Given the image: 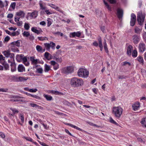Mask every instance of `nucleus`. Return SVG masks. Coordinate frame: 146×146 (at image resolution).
Returning a JSON list of instances; mask_svg holds the SVG:
<instances>
[{"instance_id":"nucleus-56","label":"nucleus","mask_w":146,"mask_h":146,"mask_svg":"<svg viewBox=\"0 0 146 146\" xmlns=\"http://www.w3.org/2000/svg\"><path fill=\"white\" fill-rule=\"evenodd\" d=\"M29 36V38L30 40H34V37L32 34L30 35Z\"/></svg>"},{"instance_id":"nucleus-22","label":"nucleus","mask_w":146,"mask_h":146,"mask_svg":"<svg viewBox=\"0 0 146 146\" xmlns=\"http://www.w3.org/2000/svg\"><path fill=\"white\" fill-rule=\"evenodd\" d=\"M20 40H17L16 41L13 42H11V45L17 47H19L20 46Z\"/></svg>"},{"instance_id":"nucleus-18","label":"nucleus","mask_w":146,"mask_h":146,"mask_svg":"<svg viewBox=\"0 0 146 146\" xmlns=\"http://www.w3.org/2000/svg\"><path fill=\"white\" fill-rule=\"evenodd\" d=\"M36 48L37 50L39 52H44L45 50V48L43 49L41 46L39 45H37L36 46Z\"/></svg>"},{"instance_id":"nucleus-45","label":"nucleus","mask_w":146,"mask_h":146,"mask_svg":"<svg viewBox=\"0 0 146 146\" xmlns=\"http://www.w3.org/2000/svg\"><path fill=\"white\" fill-rule=\"evenodd\" d=\"M131 19L136 20V16L134 13H132L131 15Z\"/></svg>"},{"instance_id":"nucleus-39","label":"nucleus","mask_w":146,"mask_h":146,"mask_svg":"<svg viewBox=\"0 0 146 146\" xmlns=\"http://www.w3.org/2000/svg\"><path fill=\"white\" fill-rule=\"evenodd\" d=\"M23 56L22 54H21L20 55V57L21 59H22V60L23 62H26L27 61V58L24 57H22Z\"/></svg>"},{"instance_id":"nucleus-16","label":"nucleus","mask_w":146,"mask_h":146,"mask_svg":"<svg viewBox=\"0 0 146 146\" xmlns=\"http://www.w3.org/2000/svg\"><path fill=\"white\" fill-rule=\"evenodd\" d=\"M140 106V103L139 102H137L132 106L133 109L134 111H136L138 109Z\"/></svg>"},{"instance_id":"nucleus-8","label":"nucleus","mask_w":146,"mask_h":146,"mask_svg":"<svg viewBox=\"0 0 146 146\" xmlns=\"http://www.w3.org/2000/svg\"><path fill=\"white\" fill-rule=\"evenodd\" d=\"M74 70V69L73 66H68L65 69H64V74H68L71 73L73 72Z\"/></svg>"},{"instance_id":"nucleus-13","label":"nucleus","mask_w":146,"mask_h":146,"mask_svg":"<svg viewBox=\"0 0 146 146\" xmlns=\"http://www.w3.org/2000/svg\"><path fill=\"white\" fill-rule=\"evenodd\" d=\"M25 14L24 12L21 10L19 11L16 13V15L18 16H19L21 18H24L25 16Z\"/></svg>"},{"instance_id":"nucleus-5","label":"nucleus","mask_w":146,"mask_h":146,"mask_svg":"<svg viewBox=\"0 0 146 146\" xmlns=\"http://www.w3.org/2000/svg\"><path fill=\"white\" fill-rule=\"evenodd\" d=\"M2 53L7 58H10L11 60L14 61L15 55L13 53H11L9 50H5L2 52Z\"/></svg>"},{"instance_id":"nucleus-57","label":"nucleus","mask_w":146,"mask_h":146,"mask_svg":"<svg viewBox=\"0 0 146 146\" xmlns=\"http://www.w3.org/2000/svg\"><path fill=\"white\" fill-rule=\"evenodd\" d=\"M20 119L21 121L22 122H24V116L23 115V114H21L20 115Z\"/></svg>"},{"instance_id":"nucleus-21","label":"nucleus","mask_w":146,"mask_h":146,"mask_svg":"<svg viewBox=\"0 0 146 146\" xmlns=\"http://www.w3.org/2000/svg\"><path fill=\"white\" fill-rule=\"evenodd\" d=\"M30 60L33 64H37L39 60L38 59H35V57L33 56H31L30 57Z\"/></svg>"},{"instance_id":"nucleus-35","label":"nucleus","mask_w":146,"mask_h":146,"mask_svg":"<svg viewBox=\"0 0 146 146\" xmlns=\"http://www.w3.org/2000/svg\"><path fill=\"white\" fill-rule=\"evenodd\" d=\"M110 122L112 123L113 124L117 126H119V124L115 121L111 117H110Z\"/></svg>"},{"instance_id":"nucleus-32","label":"nucleus","mask_w":146,"mask_h":146,"mask_svg":"<svg viewBox=\"0 0 146 146\" xmlns=\"http://www.w3.org/2000/svg\"><path fill=\"white\" fill-rule=\"evenodd\" d=\"M103 1L104 2V4L105 5L106 7H107V8L108 9V10L110 11H111V7L109 6V5L108 4V3L106 2L105 0H103Z\"/></svg>"},{"instance_id":"nucleus-55","label":"nucleus","mask_w":146,"mask_h":146,"mask_svg":"<svg viewBox=\"0 0 146 146\" xmlns=\"http://www.w3.org/2000/svg\"><path fill=\"white\" fill-rule=\"evenodd\" d=\"M50 64L54 66L57 64V63L54 61H51L50 62Z\"/></svg>"},{"instance_id":"nucleus-52","label":"nucleus","mask_w":146,"mask_h":146,"mask_svg":"<svg viewBox=\"0 0 146 146\" xmlns=\"http://www.w3.org/2000/svg\"><path fill=\"white\" fill-rule=\"evenodd\" d=\"M50 6L52 8L55 9L56 10H57L58 9V8L57 6H56L54 5L51 4H50Z\"/></svg>"},{"instance_id":"nucleus-40","label":"nucleus","mask_w":146,"mask_h":146,"mask_svg":"<svg viewBox=\"0 0 146 146\" xmlns=\"http://www.w3.org/2000/svg\"><path fill=\"white\" fill-rule=\"evenodd\" d=\"M43 71V70L42 68H38L36 69V72L40 74H42V73Z\"/></svg>"},{"instance_id":"nucleus-36","label":"nucleus","mask_w":146,"mask_h":146,"mask_svg":"<svg viewBox=\"0 0 146 146\" xmlns=\"http://www.w3.org/2000/svg\"><path fill=\"white\" fill-rule=\"evenodd\" d=\"M29 24L27 23H25L24 28L25 29L27 30H28L30 28Z\"/></svg>"},{"instance_id":"nucleus-58","label":"nucleus","mask_w":146,"mask_h":146,"mask_svg":"<svg viewBox=\"0 0 146 146\" xmlns=\"http://www.w3.org/2000/svg\"><path fill=\"white\" fill-rule=\"evenodd\" d=\"M123 64L122 65L123 66H125V65H126L127 64H128V65L129 66H130L131 65V64L130 63H129V62H126V61H125V62H123Z\"/></svg>"},{"instance_id":"nucleus-64","label":"nucleus","mask_w":146,"mask_h":146,"mask_svg":"<svg viewBox=\"0 0 146 146\" xmlns=\"http://www.w3.org/2000/svg\"><path fill=\"white\" fill-rule=\"evenodd\" d=\"M21 17H16L15 19V22H17L18 21H20V19L21 18Z\"/></svg>"},{"instance_id":"nucleus-60","label":"nucleus","mask_w":146,"mask_h":146,"mask_svg":"<svg viewBox=\"0 0 146 146\" xmlns=\"http://www.w3.org/2000/svg\"><path fill=\"white\" fill-rule=\"evenodd\" d=\"M126 76H124L123 75H119L118 76L119 79H125Z\"/></svg>"},{"instance_id":"nucleus-29","label":"nucleus","mask_w":146,"mask_h":146,"mask_svg":"<svg viewBox=\"0 0 146 146\" xmlns=\"http://www.w3.org/2000/svg\"><path fill=\"white\" fill-rule=\"evenodd\" d=\"M44 56L48 60H49L51 59V55L48 52H45Z\"/></svg>"},{"instance_id":"nucleus-63","label":"nucleus","mask_w":146,"mask_h":146,"mask_svg":"<svg viewBox=\"0 0 146 146\" xmlns=\"http://www.w3.org/2000/svg\"><path fill=\"white\" fill-rule=\"evenodd\" d=\"M93 45L94 46L97 47L98 46V42L96 41H94L93 43Z\"/></svg>"},{"instance_id":"nucleus-24","label":"nucleus","mask_w":146,"mask_h":146,"mask_svg":"<svg viewBox=\"0 0 146 146\" xmlns=\"http://www.w3.org/2000/svg\"><path fill=\"white\" fill-rule=\"evenodd\" d=\"M98 40L99 42V47L100 48V50L102 51L103 48V46L102 44V38L101 37H100L98 39Z\"/></svg>"},{"instance_id":"nucleus-28","label":"nucleus","mask_w":146,"mask_h":146,"mask_svg":"<svg viewBox=\"0 0 146 146\" xmlns=\"http://www.w3.org/2000/svg\"><path fill=\"white\" fill-rule=\"evenodd\" d=\"M50 70V66L45 64L44 66V71L45 72H48Z\"/></svg>"},{"instance_id":"nucleus-46","label":"nucleus","mask_w":146,"mask_h":146,"mask_svg":"<svg viewBox=\"0 0 146 146\" xmlns=\"http://www.w3.org/2000/svg\"><path fill=\"white\" fill-rule=\"evenodd\" d=\"M23 137L25 138L26 140L31 141V142H33V139H32L31 137H26L25 136H24Z\"/></svg>"},{"instance_id":"nucleus-25","label":"nucleus","mask_w":146,"mask_h":146,"mask_svg":"<svg viewBox=\"0 0 146 146\" xmlns=\"http://www.w3.org/2000/svg\"><path fill=\"white\" fill-rule=\"evenodd\" d=\"M11 70L12 72H14L16 70V65L15 63H11L10 65Z\"/></svg>"},{"instance_id":"nucleus-43","label":"nucleus","mask_w":146,"mask_h":146,"mask_svg":"<svg viewBox=\"0 0 146 146\" xmlns=\"http://www.w3.org/2000/svg\"><path fill=\"white\" fill-rule=\"evenodd\" d=\"M136 20H135L131 19L130 23L131 26H133L135 25Z\"/></svg>"},{"instance_id":"nucleus-37","label":"nucleus","mask_w":146,"mask_h":146,"mask_svg":"<svg viewBox=\"0 0 146 146\" xmlns=\"http://www.w3.org/2000/svg\"><path fill=\"white\" fill-rule=\"evenodd\" d=\"M3 65L4 67L6 70H9V66L8 64L5 62H4L3 63Z\"/></svg>"},{"instance_id":"nucleus-2","label":"nucleus","mask_w":146,"mask_h":146,"mask_svg":"<svg viewBox=\"0 0 146 146\" xmlns=\"http://www.w3.org/2000/svg\"><path fill=\"white\" fill-rule=\"evenodd\" d=\"M122 112L123 109L120 106L113 108L112 113L117 118H119L121 117Z\"/></svg>"},{"instance_id":"nucleus-50","label":"nucleus","mask_w":146,"mask_h":146,"mask_svg":"<svg viewBox=\"0 0 146 146\" xmlns=\"http://www.w3.org/2000/svg\"><path fill=\"white\" fill-rule=\"evenodd\" d=\"M38 90L36 88H35L34 89H30L29 92H35Z\"/></svg>"},{"instance_id":"nucleus-33","label":"nucleus","mask_w":146,"mask_h":146,"mask_svg":"<svg viewBox=\"0 0 146 146\" xmlns=\"http://www.w3.org/2000/svg\"><path fill=\"white\" fill-rule=\"evenodd\" d=\"M104 48L105 50V51L107 53H108L109 52V50L107 47V45L106 44V43L105 40V42L104 43Z\"/></svg>"},{"instance_id":"nucleus-48","label":"nucleus","mask_w":146,"mask_h":146,"mask_svg":"<svg viewBox=\"0 0 146 146\" xmlns=\"http://www.w3.org/2000/svg\"><path fill=\"white\" fill-rule=\"evenodd\" d=\"M39 5L40 7V8L42 10H45L46 9V7L45 6H44L41 3H39Z\"/></svg>"},{"instance_id":"nucleus-10","label":"nucleus","mask_w":146,"mask_h":146,"mask_svg":"<svg viewBox=\"0 0 146 146\" xmlns=\"http://www.w3.org/2000/svg\"><path fill=\"white\" fill-rule=\"evenodd\" d=\"M81 35V33L79 31L77 32H74L71 33L70 34V38L74 37L76 36L78 37H80Z\"/></svg>"},{"instance_id":"nucleus-1","label":"nucleus","mask_w":146,"mask_h":146,"mask_svg":"<svg viewBox=\"0 0 146 146\" xmlns=\"http://www.w3.org/2000/svg\"><path fill=\"white\" fill-rule=\"evenodd\" d=\"M84 81L81 78H78L74 77L71 79L70 84L74 88H77L82 86L84 84Z\"/></svg>"},{"instance_id":"nucleus-41","label":"nucleus","mask_w":146,"mask_h":146,"mask_svg":"<svg viewBox=\"0 0 146 146\" xmlns=\"http://www.w3.org/2000/svg\"><path fill=\"white\" fill-rule=\"evenodd\" d=\"M137 56V52L136 50H134L132 53V56L133 57H135Z\"/></svg>"},{"instance_id":"nucleus-51","label":"nucleus","mask_w":146,"mask_h":146,"mask_svg":"<svg viewBox=\"0 0 146 146\" xmlns=\"http://www.w3.org/2000/svg\"><path fill=\"white\" fill-rule=\"evenodd\" d=\"M30 105L31 107L33 108H36L37 106V105L36 104L31 103L30 104Z\"/></svg>"},{"instance_id":"nucleus-31","label":"nucleus","mask_w":146,"mask_h":146,"mask_svg":"<svg viewBox=\"0 0 146 146\" xmlns=\"http://www.w3.org/2000/svg\"><path fill=\"white\" fill-rule=\"evenodd\" d=\"M141 124L143 126L146 127V117L143 118L141 121Z\"/></svg>"},{"instance_id":"nucleus-3","label":"nucleus","mask_w":146,"mask_h":146,"mask_svg":"<svg viewBox=\"0 0 146 146\" xmlns=\"http://www.w3.org/2000/svg\"><path fill=\"white\" fill-rule=\"evenodd\" d=\"M78 76L81 77H87L89 74L88 71L83 68L80 69L77 72Z\"/></svg>"},{"instance_id":"nucleus-53","label":"nucleus","mask_w":146,"mask_h":146,"mask_svg":"<svg viewBox=\"0 0 146 146\" xmlns=\"http://www.w3.org/2000/svg\"><path fill=\"white\" fill-rule=\"evenodd\" d=\"M17 23V25L18 26H21L23 24V22L22 21H20L16 22Z\"/></svg>"},{"instance_id":"nucleus-62","label":"nucleus","mask_w":146,"mask_h":146,"mask_svg":"<svg viewBox=\"0 0 146 146\" xmlns=\"http://www.w3.org/2000/svg\"><path fill=\"white\" fill-rule=\"evenodd\" d=\"M40 24L43 26H45L46 25V22L44 21H42L40 23Z\"/></svg>"},{"instance_id":"nucleus-30","label":"nucleus","mask_w":146,"mask_h":146,"mask_svg":"<svg viewBox=\"0 0 146 146\" xmlns=\"http://www.w3.org/2000/svg\"><path fill=\"white\" fill-rule=\"evenodd\" d=\"M16 46L11 45V48L13 52H15L16 51H19L18 48Z\"/></svg>"},{"instance_id":"nucleus-20","label":"nucleus","mask_w":146,"mask_h":146,"mask_svg":"<svg viewBox=\"0 0 146 146\" xmlns=\"http://www.w3.org/2000/svg\"><path fill=\"white\" fill-rule=\"evenodd\" d=\"M133 48V46L131 45H129L127 47V53L129 56H130L131 54V51Z\"/></svg>"},{"instance_id":"nucleus-42","label":"nucleus","mask_w":146,"mask_h":146,"mask_svg":"<svg viewBox=\"0 0 146 146\" xmlns=\"http://www.w3.org/2000/svg\"><path fill=\"white\" fill-rule=\"evenodd\" d=\"M135 33L140 34L141 32V30L140 29L137 27L135 29Z\"/></svg>"},{"instance_id":"nucleus-61","label":"nucleus","mask_w":146,"mask_h":146,"mask_svg":"<svg viewBox=\"0 0 146 146\" xmlns=\"http://www.w3.org/2000/svg\"><path fill=\"white\" fill-rule=\"evenodd\" d=\"M10 39V37L9 36H6L4 39V41L6 42L8 41Z\"/></svg>"},{"instance_id":"nucleus-15","label":"nucleus","mask_w":146,"mask_h":146,"mask_svg":"<svg viewBox=\"0 0 146 146\" xmlns=\"http://www.w3.org/2000/svg\"><path fill=\"white\" fill-rule=\"evenodd\" d=\"M8 2L6 0L3 2L1 0H0V8H2L4 6L6 7L8 5Z\"/></svg>"},{"instance_id":"nucleus-27","label":"nucleus","mask_w":146,"mask_h":146,"mask_svg":"<svg viewBox=\"0 0 146 146\" xmlns=\"http://www.w3.org/2000/svg\"><path fill=\"white\" fill-rule=\"evenodd\" d=\"M43 96L47 101H50L52 99V97L50 96L45 94H44Z\"/></svg>"},{"instance_id":"nucleus-47","label":"nucleus","mask_w":146,"mask_h":146,"mask_svg":"<svg viewBox=\"0 0 146 146\" xmlns=\"http://www.w3.org/2000/svg\"><path fill=\"white\" fill-rule=\"evenodd\" d=\"M46 38V37H38V39L40 41H43L46 40L45 38Z\"/></svg>"},{"instance_id":"nucleus-17","label":"nucleus","mask_w":146,"mask_h":146,"mask_svg":"<svg viewBox=\"0 0 146 146\" xmlns=\"http://www.w3.org/2000/svg\"><path fill=\"white\" fill-rule=\"evenodd\" d=\"M18 70L19 72H22L25 71V69L22 64H19L18 66Z\"/></svg>"},{"instance_id":"nucleus-4","label":"nucleus","mask_w":146,"mask_h":146,"mask_svg":"<svg viewBox=\"0 0 146 146\" xmlns=\"http://www.w3.org/2000/svg\"><path fill=\"white\" fill-rule=\"evenodd\" d=\"M145 14L144 13H143L142 12L138 13L137 15V21L139 25H141L144 22L145 17Z\"/></svg>"},{"instance_id":"nucleus-12","label":"nucleus","mask_w":146,"mask_h":146,"mask_svg":"<svg viewBox=\"0 0 146 146\" xmlns=\"http://www.w3.org/2000/svg\"><path fill=\"white\" fill-rule=\"evenodd\" d=\"M139 36L136 35H135L132 36V39L133 42L135 44H137L139 40Z\"/></svg>"},{"instance_id":"nucleus-19","label":"nucleus","mask_w":146,"mask_h":146,"mask_svg":"<svg viewBox=\"0 0 146 146\" xmlns=\"http://www.w3.org/2000/svg\"><path fill=\"white\" fill-rule=\"evenodd\" d=\"M28 14H30V16L32 18H35L37 16L38 12L36 11H35L32 13H28Z\"/></svg>"},{"instance_id":"nucleus-7","label":"nucleus","mask_w":146,"mask_h":146,"mask_svg":"<svg viewBox=\"0 0 146 146\" xmlns=\"http://www.w3.org/2000/svg\"><path fill=\"white\" fill-rule=\"evenodd\" d=\"M123 10L120 8H117V10L116 15L117 17L119 20L122 19L123 15Z\"/></svg>"},{"instance_id":"nucleus-14","label":"nucleus","mask_w":146,"mask_h":146,"mask_svg":"<svg viewBox=\"0 0 146 146\" xmlns=\"http://www.w3.org/2000/svg\"><path fill=\"white\" fill-rule=\"evenodd\" d=\"M139 48L140 52H143L145 51V45L143 43H140L139 46Z\"/></svg>"},{"instance_id":"nucleus-44","label":"nucleus","mask_w":146,"mask_h":146,"mask_svg":"<svg viewBox=\"0 0 146 146\" xmlns=\"http://www.w3.org/2000/svg\"><path fill=\"white\" fill-rule=\"evenodd\" d=\"M16 4V3L15 2L11 3L10 5V7H11L13 9H14L15 7Z\"/></svg>"},{"instance_id":"nucleus-38","label":"nucleus","mask_w":146,"mask_h":146,"mask_svg":"<svg viewBox=\"0 0 146 146\" xmlns=\"http://www.w3.org/2000/svg\"><path fill=\"white\" fill-rule=\"evenodd\" d=\"M23 36L24 37H27L30 36V33L29 32L26 31H25L23 33Z\"/></svg>"},{"instance_id":"nucleus-34","label":"nucleus","mask_w":146,"mask_h":146,"mask_svg":"<svg viewBox=\"0 0 146 146\" xmlns=\"http://www.w3.org/2000/svg\"><path fill=\"white\" fill-rule=\"evenodd\" d=\"M15 100L16 101L18 102H23V97H21L19 96H16L15 97Z\"/></svg>"},{"instance_id":"nucleus-6","label":"nucleus","mask_w":146,"mask_h":146,"mask_svg":"<svg viewBox=\"0 0 146 146\" xmlns=\"http://www.w3.org/2000/svg\"><path fill=\"white\" fill-rule=\"evenodd\" d=\"M45 48L47 50H49L50 48L54 49L55 46V44L52 42H50V43H45L44 44Z\"/></svg>"},{"instance_id":"nucleus-9","label":"nucleus","mask_w":146,"mask_h":146,"mask_svg":"<svg viewBox=\"0 0 146 146\" xmlns=\"http://www.w3.org/2000/svg\"><path fill=\"white\" fill-rule=\"evenodd\" d=\"M31 30L33 32L38 35L41 33L43 32L40 28H38V29H37V27H33L31 28Z\"/></svg>"},{"instance_id":"nucleus-54","label":"nucleus","mask_w":146,"mask_h":146,"mask_svg":"<svg viewBox=\"0 0 146 146\" xmlns=\"http://www.w3.org/2000/svg\"><path fill=\"white\" fill-rule=\"evenodd\" d=\"M10 109L13 111L14 113H18L19 111L15 109L11 108Z\"/></svg>"},{"instance_id":"nucleus-26","label":"nucleus","mask_w":146,"mask_h":146,"mask_svg":"<svg viewBox=\"0 0 146 146\" xmlns=\"http://www.w3.org/2000/svg\"><path fill=\"white\" fill-rule=\"evenodd\" d=\"M137 60L142 65H143L144 64V61L142 57L140 56H138L137 58Z\"/></svg>"},{"instance_id":"nucleus-11","label":"nucleus","mask_w":146,"mask_h":146,"mask_svg":"<svg viewBox=\"0 0 146 146\" xmlns=\"http://www.w3.org/2000/svg\"><path fill=\"white\" fill-rule=\"evenodd\" d=\"M14 78L15 79V81L16 82H23L27 80L28 79L27 77H19L18 78L17 77H15Z\"/></svg>"},{"instance_id":"nucleus-49","label":"nucleus","mask_w":146,"mask_h":146,"mask_svg":"<svg viewBox=\"0 0 146 146\" xmlns=\"http://www.w3.org/2000/svg\"><path fill=\"white\" fill-rule=\"evenodd\" d=\"M64 104H65L66 105L69 106L70 107H72V104H71L70 103H69L66 101H65V102H64Z\"/></svg>"},{"instance_id":"nucleus-59","label":"nucleus","mask_w":146,"mask_h":146,"mask_svg":"<svg viewBox=\"0 0 146 146\" xmlns=\"http://www.w3.org/2000/svg\"><path fill=\"white\" fill-rule=\"evenodd\" d=\"M0 136L3 138H4L5 137L4 134L1 132H0Z\"/></svg>"},{"instance_id":"nucleus-23","label":"nucleus","mask_w":146,"mask_h":146,"mask_svg":"<svg viewBox=\"0 0 146 146\" xmlns=\"http://www.w3.org/2000/svg\"><path fill=\"white\" fill-rule=\"evenodd\" d=\"M25 94L29 96H31L33 98H35L38 100H40V98L36 95H34L28 93L27 92H26Z\"/></svg>"}]
</instances>
